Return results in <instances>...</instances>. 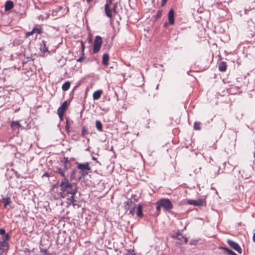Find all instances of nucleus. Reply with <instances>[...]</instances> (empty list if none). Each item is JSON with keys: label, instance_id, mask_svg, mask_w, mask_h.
I'll use <instances>...</instances> for the list:
<instances>
[{"label": "nucleus", "instance_id": "obj_1", "mask_svg": "<svg viewBox=\"0 0 255 255\" xmlns=\"http://www.w3.org/2000/svg\"><path fill=\"white\" fill-rule=\"evenodd\" d=\"M60 196L62 198H65L69 195L67 198L68 203L72 204L73 206H75L74 204V196L77 191V187L76 184H72L69 182L67 178H62L60 184Z\"/></svg>", "mask_w": 255, "mask_h": 255}, {"label": "nucleus", "instance_id": "obj_2", "mask_svg": "<svg viewBox=\"0 0 255 255\" xmlns=\"http://www.w3.org/2000/svg\"><path fill=\"white\" fill-rule=\"evenodd\" d=\"M103 40L100 36L97 35L95 37L94 43L93 52L96 53L99 51L101 47Z\"/></svg>", "mask_w": 255, "mask_h": 255}, {"label": "nucleus", "instance_id": "obj_3", "mask_svg": "<svg viewBox=\"0 0 255 255\" xmlns=\"http://www.w3.org/2000/svg\"><path fill=\"white\" fill-rule=\"evenodd\" d=\"M160 205L166 211H169L173 208L171 202L168 199H162L159 200Z\"/></svg>", "mask_w": 255, "mask_h": 255}, {"label": "nucleus", "instance_id": "obj_4", "mask_svg": "<svg viewBox=\"0 0 255 255\" xmlns=\"http://www.w3.org/2000/svg\"><path fill=\"white\" fill-rule=\"evenodd\" d=\"M68 106V104L67 102L65 101L63 103L62 105L58 108L57 110V114L61 121L63 120L64 114Z\"/></svg>", "mask_w": 255, "mask_h": 255}, {"label": "nucleus", "instance_id": "obj_5", "mask_svg": "<svg viewBox=\"0 0 255 255\" xmlns=\"http://www.w3.org/2000/svg\"><path fill=\"white\" fill-rule=\"evenodd\" d=\"M125 208L127 210H129V214L133 215L134 213V208L135 205L134 202L130 199H128L127 202H125Z\"/></svg>", "mask_w": 255, "mask_h": 255}, {"label": "nucleus", "instance_id": "obj_6", "mask_svg": "<svg viewBox=\"0 0 255 255\" xmlns=\"http://www.w3.org/2000/svg\"><path fill=\"white\" fill-rule=\"evenodd\" d=\"M43 32V29L41 25H38L35 26L33 28V29L29 32H27L26 34V36L28 37L30 35H32L35 33H36L39 34H42Z\"/></svg>", "mask_w": 255, "mask_h": 255}, {"label": "nucleus", "instance_id": "obj_7", "mask_svg": "<svg viewBox=\"0 0 255 255\" xmlns=\"http://www.w3.org/2000/svg\"><path fill=\"white\" fill-rule=\"evenodd\" d=\"M227 243L231 248L236 250L238 253H242V250L238 244L230 240H228L227 241Z\"/></svg>", "mask_w": 255, "mask_h": 255}, {"label": "nucleus", "instance_id": "obj_8", "mask_svg": "<svg viewBox=\"0 0 255 255\" xmlns=\"http://www.w3.org/2000/svg\"><path fill=\"white\" fill-rule=\"evenodd\" d=\"M77 168L81 170H90L91 168L89 166V164L88 162L84 163H77Z\"/></svg>", "mask_w": 255, "mask_h": 255}, {"label": "nucleus", "instance_id": "obj_9", "mask_svg": "<svg viewBox=\"0 0 255 255\" xmlns=\"http://www.w3.org/2000/svg\"><path fill=\"white\" fill-rule=\"evenodd\" d=\"M168 19L169 23L170 25H173L174 23V11L173 9H171L168 14Z\"/></svg>", "mask_w": 255, "mask_h": 255}, {"label": "nucleus", "instance_id": "obj_10", "mask_svg": "<svg viewBox=\"0 0 255 255\" xmlns=\"http://www.w3.org/2000/svg\"><path fill=\"white\" fill-rule=\"evenodd\" d=\"M68 168L66 167V165L63 167V168H60L59 167H56L55 168V172L60 174L63 178H66L65 176V173L67 170Z\"/></svg>", "mask_w": 255, "mask_h": 255}, {"label": "nucleus", "instance_id": "obj_11", "mask_svg": "<svg viewBox=\"0 0 255 255\" xmlns=\"http://www.w3.org/2000/svg\"><path fill=\"white\" fill-rule=\"evenodd\" d=\"M224 165L225 166V172H232L234 170L235 167V166H233L229 163V162H225L224 163Z\"/></svg>", "mask_w": 255, "mask_h": 255}, {"label": "nucleus", "instance_id": "obj_12", "mask_svg": "<svg viewBox=\"0 0 255 255\" xmlns=\"http://www.w3.org/2000/svg\"><path fill=\"white\" fill-rule=\"evenodd\" d=\"M110 4L108 2L106 3V4L105 5V10L106 15L109 18H112L113 17V15L112 10L110 7Z\"/></svg>", "mask_w": 255, "mask_h": 255}, {"label": "nucleus", "instance_id": "obj_13", "mask_svg": "<svg viewBox=\"0 0 255 255\" xmlns=\"http://www.w3.org/2000/svg\"><path fill=\"white\" fill-rule=\"evenodd\" d=\"M8 243L4 241L0 242V252L3 253L8 250Z\"/></svg>", "mask_w": 255, "mask_h": 255}, {"label": "nucleus", "instance_id": "obj_14", "mask_svg": "<svg viewBox=\"0 0 255 255\" xmlns=\"http://www.w3.org/2000/svg\"><path fill=\"white\" fill-rule=\"evenodd\" d=\"M103 93V91L102 90H98L96 91L93 95V98L94 100H99Z\"/></svg>", "mask_w": 255, "mask_h": 255}, {"label": "nucleus", "instance_id": "obj_15", "mask_svg": "<svg viewBox=\"0 0 255 255\" xmlns=\"http://www.w3.org/2000/svg\"><path fill=\"white\" fill-rule=\"evenodd\" d=\"M187 203L189 205H193L195 206L203 205V202L201 200H188Z\"/></svg>", "mask_w": 255, "mask_h": 255}, {"label": "nucleus", "instance_id": "obj_16", "mask_svg": "<svg viewBox=\"0 0 255 255\" xmlns=\"http://www.w3.org/2000/svg\"><path fill=\"white\" fill-rule=\"evenodd\" d=\"M109 55L107 53H105L103 55L102 58V63L105 66H107L109 65Z\"/></svg>", "mask_w": 255, "mask_h": 255}, {"label": "nucleus", "instance_id": "obj_17", "mask_svg": "<svg viewBox=\"0 0 255 255\" xmlns=\"http://www.w3.org/2000/svg\"><path fill=\"white\" fill-rule=\"evenodd\" d=\"M10 126L13 130H15L16 129H19L21 125L17 121H12L11 122Z\"/></svg>", "mask_w": 255, "mask_h": 255}, {"label": "nucleus", "instance_id": "obj_18", "mask_svg": "<svg viewBox=\"0 0 255 255\" xmlns=\"http://www.w3.org/2000/svg\"><path fill=\"white\" fill-rule=\"evenodd\" d=\"M5 10L6 11L9 10L13 7V3L11 1H7L5 3Z\"/></svg>", "mask_w": 255, "mask_h": 255}, {"label": "nucleus", "instance_id": "obj_19", "mask_svg": "<svg viewBox=\"0 0 255 255\" xmlns=\"http://www.w3.org/2000/svg\"><path fill=\"white\" fill-rule=\"evenodd\" d=\"M227 69V65L225 62H222L219 65V70L220 71L224 72Z\"/></svg>", "mask_w": 255, "mask_h": 255}, {"label": "nucleus", "instance_id": "obj_20", "mask_svg": "<svg viewBox=\"0 0 255 255\" xmlns=\"http://www.w3.org/2000/svg\"><path fill=\"white\" fill-rule=\"evenodd\" d=\"M136 215L139 218H142L143 216L142 212V206L139 204L137 207Z\"/></svg>", "mask_w": 255, "mask_h": 255}, {"label": "nucleus", "instance_id": "obj_21", "mask_svg": "<svg viewBox=\"0 0 255 255\" xmlns=\"http://www.w3.org/2000/svg\"><path fill=\"white\" fill-rule=\"evenodd\" d=\"M71 83L69 81H67L63 83L62 86V89L63 91H67L70 87Z\"/></svg>", "mask_w": 255, "mask_h": 255}, {"label": "nucleus", "instance_id": "obj_22", "mask_svg": "<svg viewBox=\"0 0 255 255\" xmlns=\"http://www.w3.org/2000/svg\"><path fill=\"white\" fill-rule=\"evenodd\" d=\"M96 127L97 129L98 130H99V131H103V125L102 124V123L99 121V120H97L96 121Z\"/></svg>", "mask_w": 255, "mask_h": 255}, {"label": "nucleus", "instance_id": "obj_23", "mask_svg": "<svg viewBox=\"0 0 255 255\" xmlns=\"http://www.w3.org/2000/svg\"><path fill=\"white\" fill-rule=\"evenodd\" d=\"M2 202L4 204V206L6 207L10 204L11 202V199L9 197L3 198Z\"/></svg>", "mask_w": 255, "mask_h": 255}, {"label": "nucleus", "instance_id": "obj_24", "mask_svg": "<svg viewBox=\"0 0 255 255\" xmlns=\"http://www.w3.org/2000/svg\"><path fill=\"white\" fill-rule=\"evenodd\" d=\"M200 123L198 122H195L194 124V129L195 130H200Z\"/></svg>", "mask_w": 255, "mask_h": 255}, {"label": "nucleus", "instance_id": "obj_25", "mask_svg": "<svg viewBox=\"0 0 255 255\" xmlns=\"http://www.w3.org/2000/svg\"><path fill=\"white\" fill-rule=\"evenodd\" d=\"M3 236L2 238V241L7 242V241H8L10 239L9 235L8 234H6L5 235Z\"/></svg>", "mask_w": 255, "mask_h": 255}, {"label": "nucleus", "instance_id": "obj_26", "mask_svg": "<svg viewBox=\"0 0 255 255\" xmlns=\"http://www.w3.org/2000/svg\"><path fill=\"white\" fill-rule=\"evenodd\" d=\"M61 162L64 163V167L66 165V167H67L68 164L69 163V161L68 157H64L63 160H61Z\"/></svg>", "mask_w": 255, "mask_h": 255}, {"label": "nucleus", "instance_id": "obj_27", "mask_svg": "<svg viewBox=\"0 0 255 255\" xmlns=\"http://www.w3.org/2000/svg\"><path fill=\"white\" fill-rule=\"evenodd\" d=\"M43 47L41 48V51L43 53H45L46 52H47L48 51V48L46 46V43L44 41H43Z\"/></svg>", "mask_w": 255, "mask_h": 255}, {"label": "nucleus", "instance_id": "obj_28", "mask_svg": "<svg viewBox=\"0 0 255 255\" xmlns=\"http://www.w3.org/2000/svg\"><path fill=\"white\" fill-rule=\"evenodd\" d=\"M178 239L181 241L183 240L185 244H187L188 241L187 238L182 236H181L180 237H179Z\"/></svg>", "mask_w": 255, "mask_h": 255}, {"label": "nucleus", "instance_id": "obj_29", "mask_svg": "<svg viewBox=\"0 0 255 255\" xmlns=\"http://www.w3.org/2000/svg\"><path fill=\"white\" fill-rule=\"evenodd\" d=\"M88 170H80L79 171V173L81 174V176H85L88 174Z\"/></svg>", "mask_w": 255, "mask_h": 255}, {"label": "nucleus", "instance_id": "obj_30", "mask_svg": "<svg viewBox=\"0 0 255 255\" xmlns=\"http://www.w3.org/2000/svg\"><path fill=\"white\" fill-rule=\"evenodd\" d=\"M162 13V10H158L156 14L155 15V18L156 19H157V18H159V17H160L161 16Z\"/></svg>", "mask_w": 255, "mask_h": 255}, {"label": "nucleus", "instance_id": "obj_31", "mask_svg": "<svg viewBox=\"0 0 255 255\" xmlns=\"http://www.w3.org/2000/svg\"><path fill=\"white\" fill-rule=\"evenodd\" d=\"M156 211L158 212H160V208L161 207H162L161 205H160V203H159V201H158L156 203Z\"/></svg>", "mask_w": 255, "mask_h": 255}, {"label": "nucleus", "instance_id": "obj_32", "mask_svg": "<svg viewBox=\"0 0 255 255\" xmlns=\"http://www.w3.org/2000/svg\"><path fill=\"white\" fill-rule=\"evenodd\" d=\"M88 130L86 127H84L82 129V134L83 136H84L87 133Z\"/></svg>", "mask_w": 255, "mask_h": 255}, {"label": "nucleus", "instance_id": "obj_33", "mask_svg": "<svg viewBox=\"0 0 255 255\" xmlns=\"http://www.w3.org/2000/svg\"><path fill=\"white\" fill-rule=\"evenodd\" d=\"M65 128H66V130L67 132H70V129H69L70 128V126L68 125V121L67 120L66 121V125Z\"/></svg>", "mask_w": 255, "mask_h": 255}, {"label": "nucleus", "instance_id": "obj_34", "mask_svg": "<svg viewBox=\"0 0 255 255\" xmlns=\"http://www.w3.org/2000/svg\"><path fill=\"white\" fill-rule=\"evenodd\" d=\"M0 234L1 235H5V230L4 228L0 229Z\"/></svg>", "mask_w": 255, "mask_h": 255}, {"label": "nucleus", "instance_id": "obj_35", "mask_svg": "<svg viewBox=\"0 0 255 255\" xmlns=\"http://www.w3.org/2000/svg\"><path fill=\"white\" fill-rule=\"evenodd\" d=\"M197 243V241L195 240H192L190 241V244L191 245H195Z\"/></svg>", "mask_w": 255, "mask_h": 255}, {"label": "nucleus", "instance_id": "obj_36", "mask_svg": "<svg viewBox=\"0 0 255 255\" xmlns=\"http://www.w3.org/2000/svg\"><path fill=\"white\" fill-rule=\"evenodd\" d=\"M84 59V58L83 57H81L77 59L76 61L79 62H81L83 61Z\"/></svg>", "mask_w": 255, "mask_h": 255}, {"label": "nucleus", "instance_id": "obj_37", "mask_svg": "<svg viewBox=\"0 0 255 255\" xmlns=\"http://www.w3.org/2000/svg\"><path fill=\"white\" fill-rule=\"evenodd\" d=\"M168 0H162L161 6H163L166 3Z\"/></svg>", "mask_w": 255, "mask_h": 255}, {"label": "nucleus", "instance_id": "obj_38", "mask_svg": "<svg viewBox=\"0 0 255 255\" xmlns=\"http://www.w3.org/2000/svg\"><path fill=\"white\" fill-rule=\"evenodd\" d=\"M253 241L254 243H255V233H254L253 234Z\"/></svg>", "mask_w": 255, "mask_h": 255}, {"label": "nucleus", "instance_id": "obj_39", "mask_svg": "<svg viewBox=\"0 0 255 255\" xmlns=\"http://www.w3.org/2000/svg\"><path fill=\"white\" fill-rule=\"evenodd\" d=\"M81 46H82V51H83L84 49V45L82 41L81 42Z\"/></svg>", "mask_w": 255, "mask_h": 255}, {"label": "nucleus", "instance_id": "obj_40", "mask_svg": "<svg viewBox=\"0 0 255 255\" xmlns=\"http://www.w3.org/2000/svg\"><path fill=\"white\" fill-rule=\"evenodd\" d=\"M169 24V23H167V22H165V23H164V26L165 27H167V26H168V24Z\"/></svg>", "mask_w": 255, "mask_h": 255}, {"label": "nucleus", "instance_id": "obj_41", "mask_svg": "<svg viewBox=\"0 0 255 255\" xmlns=\"http://www.w3.org/2000/svg\"><path fill=\"white\" fill-rule=\"evenodd\" d=\"M113 1V0H107V2H108L110 4H111Z\"/></svg>", "mask_w": 255, "mask_h": 255}, {"label": "nucleus", "instance_id": "obj_42", "mask_svg": "<svg viewBox=\"0 0 255 255\" xmlns=\"http://www.w3.org/2000/svg\"><path fill=\"white\" fill-rule=\"evenodd\" d=\"M116 8H117V6L115 5L114 7L113 8V11L116 12Z\"/></svg>", "mask_w": 255, "mask_h": 255}, {"label": "nucleus", "instance_id": "obj_43", "mask_svg": "<svg viewBox=\"0 0 255 255\" xmlns=\"http://www.w3.org/2000/svg\"><path fill=\"white\" fill-rule=\"evenodd\" d=\"M75 172L74 171H73L72 174H71V179H73L74 178V174Z\"/></svg>", "mask_w": 255, "mask_h": 255}, {"label": "nucleus", "instance_id": "obj_44", "mask_svg": "<svg viewBox=\"0 0 255 255\" xmlns=\"http://www.w3.org/2000/svg\"><path fill=\"white\" fill-rule=\"evenodd\" d=\"M92 159H93V160H97V158H95V157H94V156L93 157Z\"/></svg>", "mask_w": 255, "mask_h": 255}, {"label": "nucleus", "instance_id": "obj_45", "mask_svg": "<svg viewBox=\"0 0 255 255\" xmlns=\"http://www.w3.org/2000/svg\"><path fill=\"white\" fill-rule=\"evenodd\" d=\"M87 1V2H89L90 1H91L92 0H86Z\"/></svg>", "mask_w": 255, "mask_h": 255}, {"label": "nucleus", "instance_id": "obj_46", "mask_svg": "<svg viewBox=\"0 0 255 255\" xmlns=\"http://www.w3.org/2000/svg\"><path fill=\"white\" fill-rule=\"evenodd\" d=\"M132 253H133L132 254V255H135V253H134V252L133 251H132Z\"/></svg>", "mask_w": 255, "mask_h": 255}]
</instances>
